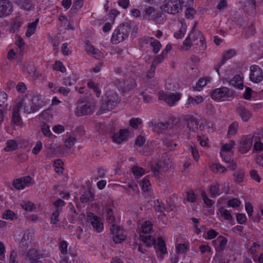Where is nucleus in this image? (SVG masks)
Listing matches in <instances>:
<instances>
[{
    "instance_id": "5",
    "label": "nucleus",
    "mask_w": 263,
    "mask_h": 263,
    "mask_svg": "<svg viewBox=\"0 0 263 263\" xmlns=\"http://www.w3.org/2000/svg\"><path fill=\"white\" fill-rule=\"evenodd\" d=\"M24 104H26L25 99H21L17 100L12 109L11 122L15 125L21 126L22 125L23 122L20 111Z\"/></svg>"
},
{
    "instance_id": "25",
    "label": "nucleus",
    "mask_w": 263,
    "mask_h": 263,
    "mask_svg": "<svg viewBox=\"0 0 263 263\" xmlns=\"http://www.w3.org/2000/svg\"><path fill=\"white\" fill-rule=\"evenodd\" d=\"M90 223L95 230L98 232H101L103 229V224L101 221V219L97 217L90 221Z\"/></svg>"
},
{
    "instance_id": "13",
    "label": "nucleus",
    "mask_w": 263,
    "mask_h": 263,
    "mask_svg": "<svg viewBox=\"0 0 263 263\" xmlns=\"http://www.w3.org/2000/svg\"><path fill=\"white\" fill-rule=\"evenodd\" d=\"M33 236V231L32 230H27L24 234L19 249H22V251H25L32 241Z\"/></svg>"
},
{
    "instance_id": "40",
    "label": "nucleus",
    "mask_w": 263,
    "mask_h": 263,
    "mask_svg": "<svg viewBox=\"0 0 263 263\" xmlns=\"http://www.w3.org/2000/svg\"><path fill=\"white\" fill-rule=\"evenodd\" d=\"M126 236L123 234V230L117 234L115 235L113 237V240L116 243H119L122 242L125 239Z\"/></svg>"
},
{
    "instance_id": "6",
    "label": "nucleus",
    "mask_w": 263,
    "mask_h": 263,
    "mask_svg": "<svg viewBox=\"0 0 263 263\" xmlns=\"http://www.w3.org/2000/svg\"><path fill=\"white\" fill-rule=\"evenodd\" d=\"M94 107L95 105L92 102L88 101L81 102L76 108L75 114L79 117L90 115L93 112Z\"/></svg>"
},
{
    "instance_id": "62",
    "label": "nucleus",
    "mask_w": 263,
    "mask_h": 263,
    "mask_svg": "<svg viewBox=\"0 0 263 263\" xmlns=\"http://www.w3.org/2000/svg\"><path fill=\"white\" fill-rule=\"evenodd\" d=\"M64 83L67 86H72L76 83V80L73 76H70L64 80Z\"/></svg>"
},
{
    "instance_id": "34",
    "label": "nucleus",
    "mask_w": 263,
    "mask_h": 263,
    "mask_svg": "<svg viewBox=\"0 0 263 263\" xmlns=\"http://www.w3.org/2000/svg\"><path fill=\"white\" fill-rule=\"evenodd\" d=\"M238 128V123L236 121L233 122L229 127L228 135L230 137L236 133Z\"/></svg>"
},
{
    "instance_id": "61",
    "label": "nucleus",
    "mask_w": 263,
    "mask_h": 263,
    "mask_svg": "<svg viewBox=\"0 0 263 263\" xmlns=\"http://www.w3.org/2000/svg\"><path fill=\"white\" fill-rule=\"evenodd\" d=\"M42 149V143L41 141H38L35 146L33 148L32 152L34 155H37Z\"/></svg>"
},
{
    "instance_id": "39",
    "label": "nucleus",
    "mask_w": 263,
    "mask_h": 263,
    "mask_svg": "<svg viewBox=\"0 0 263 263\" xmlns=\"http://www.w3.org/2000/svg\"><path fill=\"white\" fill-rule=\"evenodd\" d=\"M21 206L24 210L27 211H32L35 208L34 203L30 201L23 202L21 204Z\"/></svg>"
},
{
    "instance_id": "15",
    "label": "nucleus",
    "mask_w": 263,
    "mask_h": 263,
    "mask_svg": "<svg viewBox=\"0 0 263 263\" xmlns=\"http://www.w3.org/2000/svg\"><path fill=\"white\" fill-rule=\"evenodd\" d=\"M236 112L242 121L245 122L249 121L252 117V112L242 105L238 106L236 107Z\"/></svg>"
},
{
    "instance_id": "31",
    "label": "nucleus",
    "mask_w": 263,
    "mask_h": 263,
    "mask_svg": "<svg viewBox=\"0 0 263 263\" xmlns=\"http://www.w3.org/2000/svg\"><path fill=\"white\" fill-rule=\"evenodd\" d=\"M152 224L149 221H146L144 222L141 227V232L142 234H148L151 233L152 230Z\"/></svg>"
},
{
    "instance_id": "55",
    "label": "nucleus",
    "mask_w": 263,
    "mask_h": 263,
    "mask_svg": "<svg viewBox=\"0 0 263 263\" xmlns=\"http://www.w3.org/2000/svg\"><path fill=\"white\" fill-rule=\"evenodd\" d=\"M166 57V56L165 55H163V53H161L160 55L155 57L152 64H154L156 66L157 65L161 63Z\"/></svg>"
},
{
    "instance_id": "12",
    "label": "nucleus",
    "mask_w": 263,
    "mask_h": 263,
    "mask_svg": "<svg viewBox=\"0 0 263 263\" xmlns=\"http://www.w3.org/2000/svg\"><path fill=\"white\" fill-rule=\"evenodd\" d=\"M253 136L248 135L243 136L240 140L239 151L242 154L248 152L251 148L253 143Z\"/></svg>"
},
{
    "instance_id": "47",
    "label": "nucleus",
    "mask_w": 263,
    "mask_h": 263,
    "mask_svg": "<svg viewBox=\"0 0 263 263\" xmlns=\"http://www.w3.org/2000/svg\"><path fill=\"white\" fill-rule=\"evenodd\" d=\"M235 142L231 140L229 143H226L222 145L221 152H224V153L229 152L234 146Z\"/></svg>"
},
{
    "instance_id": "30",
    "label": "nucleus",
    "mask_w": 263,
    "mask_h": 263,
    "mask_svg": "<svg viewBox=\"0 0 263 263\" xmlns=\"http://www.w3.org/2000/svg\"><path fill=\"white\" fill-rule=\"evenodd\" d=\"M221 216L224 219L231 221L232 220L233 217L231 215V211L226 209L224 207H220L218 210Z\"/></svg>"
},
{
    "instance_id": "60",
    "label": "nucleus",
    "mask_w": 263,
    "mask_h": 263,
    "mask_svg": "<svg viewBox=\"0 0 263 263\" xmlns=\"http://www.w3.org/2000/svg\"><path fill=\"white\" fill-rule=\"evenodd\" d=\"M189 6V7H190ZM196 11L193 9L188 7L185 11V16L187 18H193L194 15L196 13Z\"/></svg>"
},
{
    "instance_id": "48",
    "label": "nucleus",
    "mask_w": 263,
    "mask_h": 263,
    "mask_svg": "<svg viewBox=\"0 0 263 263\" xmlns=\"http://www.w3.org/2000/svg\"><path fill=\"white\" fill-rule=\"evenodd\" d=\"M201 197L204 201V203L208 206H212L214 203V201L209 199L204 191L201 192Z\"/></svg>"
},
{
    "instance_id": "3",
    "label": "nucleus",
    "mask_w": 263,
    "mask_h": 263,
    "mask_svg": "<svg viewBox=\"0 0 263 263\" xmlns=\"http://www.w3.org/2000/svg\"><path fill=\"white\" fill-rule=\"evenodd\" d=\"M24 99L26 100V104H24L23 107L25 113L35 112L46 104L41 96L39 95H33L30 100Z\"/></svg>"
},
{
    "instance_id": "9",
    "label": "nucleus",
    "mask_w": 263,
    "mask_h": 263,
    "mask_svg": "<svg viewBox=\"0 0 263 263\" xmlns=\"http://www.w3.org/2000/svg\"><path fill=\"white\" fill-rule=\"evenodd\" d=\"M233 95L234 91L232 89L223 87L215 89L213 91L211 97L214 100H220L222 98H231Z\"/></svg>"
},
{
    "instance_id": "38",
    "label": "nucleus",
    "mask_w": 263,
    "mask_h": 263,
    "mask_svg": "<svg viewBox=\"0 0 263 263\" xmlns=\"http://www.w3.org/2000/svg\"><path fill=\"white\" fill-rule=\"evenodd\" d=\"M27 257L30 260L34 258H40V254L36 249H32L27 252Z\"/></svg>"
},
{
    "instance_id": "22",
    "label": "nucleus",
    "mask_w": 263,
    "mask_h": 263,
    "mask_svg": "<svg viewBox=\"0 0 263 263\" xmlns=\"http://www.w3.org/2000/svg\"><path fill=\"white\" fill-rule=\"evenodd\" d=\"M230 85L234 86L239 89H242L243 87V81L239 75L236 74L230 81Z\"/></svg>"
},
{
    "instance_id": "33",
    "label": "nucleus",
    "mask_w": 263,
    "mask_h": 263,
    "mask_svg": "<svg viewBox=\"0 0 263 263\" xmlns=\"http://www.w3.org/2000/svg\"><path fill=\"white\" fill-rule=\"evenodd\" d=\"M211 170L214 173H224L227 171V168L219 163L213 164L210 166Z\"/></svg>"
},
{
    "instance_id": "1",
    "label": "nucleus",
    "mask_w": 263,
    "mask_h": 263,
    "mask_svg": "<svg viewBox=\"0 0 263 263\" xmlns=\"http://www.w3.org/2000/svg\"><path fill=\"white\" fill-rule=\"evenodd\" d=\"M193 3V0H164L161 7L166 13L175 15L181 12L183 7H187Z\"/></svg>"
},
{
    "instance_id": "26",
    "label": "nucleus",
    "mask_w": 263,
    "mask_h": 263,
    "mask_svg": "<svg viewBox=\"0 0 263 263\" xmlns=\"http://www.w3.org/2000/svg\"><path fill=\"white\" fill-rule=\"evenodd\" d=\"M39 22V19L37 18L35 21L31 23H29L27 25V30L26 32V36L28 37L33 35L36 30L37 24Z\"/></svg>"
},
{
    "instance_id": "52",
    "label": "nucleus",
    "mask_w": 263,
    "mask_h": 263,
    "mask_svg": "<svg viewBox=\"0 0 263 263\" xmlns=\"http://www.w3.org/2000/svg\"><path fill=\"white\" fill-rule=\"evenodd\" d=\"M60 215V211L57 209L53 212L51 217V223L55 224L59 221V217Z\"/></svg>"
},
{
    "instance_id": "58",
    "label": "nucleus",
    "mask_w": 263,
    "mask_h": 263,
    "mask_svg": "<svg viewBox=\"0 0 263 263\" xmlns=\"http://www.w3.org/2000/svg\"><path fill=\"white\" fill-rule=\"evenodd\" d=\"M188 250L186 245L179 243L176 246V251L178 253H184Z\"/></svg>"
},
{
    "instance_id": "7",
    "label": "nucleus",
    "mask_w": 263,
    "mask_h": 263,
    "mask_svg": "<svg viewBox=\"0 0 263 263\" xmlns=\"http://www.w3.org/2000/svg\"><path fill=\"white\" fill-rule=\"evenodd\" d=\"M189 36L192 41V45H197V41L199 40L200 47L198 50L200 51H204L205 50L206 45L205 43V39L200 31L195 30L194 27Z\"/></svg>"
},
{
    "instance_id": "18",
    "label": "nucleus",
    "mask_w": 263,
    "mask_h": 263,
    "mask_svg": "<svg viewBox=\"0 0 263 263\" xmlns=\"http://www.w3.org/2000/svg\"><path fill=\"white\" fill-rule=\"evenodd\" d=\"M31 180V178L30 176H26L14 180L13 185L16 189L22 190L30 183Z\"/></svg>"
},
{
    "instance_id": "17",
    "label": "nucleus",
    "mask_w": 263,
    "mask_h": 263,
    "mask_svg": "<svg viewBox=\"0 0 263 263\" xmlns=\"http://www.w3.org/2000/svg\"><path fill=\"white\" fill-rule=\"evenodd\" d=\"M14 2L21 9L26 11L34 10V5L31 0H14Z\"/></svg>"
},
{
    "instance_id": "37",
    "label": "nucleus",
    "mask_w": 263,
    "mask_h": 263,
    "mask_svg": "<svg viewBox=\"0 0 263 263\" xmlns=\"http://www.w3.org/2000/svg\"><path fill=\"white\" fill-rule=\"evenodd\" d=\"M150 45L153 48V51L155 54L157 53L160 50L161 45L160 43L153 38L152 42H151Z\"/></svg>"
},
{
    "instance_id": "21",
    "label": "nucleus",
    "mask_w": 263,
    "mask_h": 263,
    "mask_svg": "<svg viewBox=\"0 0 263 263\" xmlns=\"http://www.w3.org/2000/svg\"><path fill=\"white\" fill-rule=\"evenodd\" d=\"M203 101V99L201 96H196L195 98L189 96L187 99V101L185 104V106L189 108L190 107L194 106L195 105L202 102Z\"/></svg>"
},
{
    "instance_id": "59",
    "label": "nucleus",
    "mask_w": 263,
    "mask_h": 263,
    "mask_svg": "<svg viewBox=\"0 0 263 263\" xmlns=\"http://www.w3.org/2000/svg\"><path fill=\"white\" fill-rule=\"evenodd\" d=\"M141 123V120L139 118H132L129 121V125L134 128H137Z\"/></svg>"
},
{
    "instance_id": "57",
    "label": "nucleus",
    "mask_w": 263,
    "mask_h": 263,
    "mask_svg": "<svg viewBox=\"0 0 263 263\" xmlns=\"http://www.w3.org/2000/svg\"><path fill=\"white\" fill-rule=\"evenodd\" d=\"M156 67L154 64H152L150 68L148 70L146 73V77L148 79H151L154 77Z\"/></svg>"
},
{
    "instance_id": "32",
    "label": "nucleus",
    "mask_w": 263,
    "mask_h": 263,
    "mask_svg": "<svg viewBox=\"0 0 263 263\" xmlns=\"http://www.w3.org/2000/svg\"><path fill=\"white\" fill-rule=\"evenodd\" d=\"M210 196L214 198L220 194L219 185L218 184L211 185L209 187Z\"/></svg>"
},
{
    "instance_id": "41",
    "label": "nucleus",
    "mask_w": 263,
    "mask_h": 263,
    "mask_svg": "<svg viewBox=\"0 0 263 263\" xmlns=\"http://www.w3.org/2000/svg\"><path fill=\"white\" fill-rule=\"evenodd\" d=\"M87 86L92 89L96 93V97H99L100 95V91L99 90L98 84L93 81H90L87 83Z\"/></svg>"
},
{
    "instance_id": "20",
    "label": "nucleus",
    "mask_w": 263,
    "mask_h": 263,
    "mask_svg": "<svg viewBox=\"0 0 263 263\" xmlns=\"http://www.w3.org/2000/svg\"><path fill=\"white\" fill-rule=\"evenodd\" d=\"M151 126L153 132L159 134L162 131L165 130L168 128L169 123L164 122H151Z\"/></svg>"
},
{
    "instance_id": "45",
    "label": "nucleus",
    "mask_w": 263,
    "mask_h": 263,
    "mask_svg": "<svg viewBox=\"0 0 263 263\" xmlns=\"http://www.w3.org/2000/svg\"><path fill=\"white\" fill-rule=\"evenodd\" d=\"M207 80L204 78H200L198 82L196 83V86L194 87V89L196 90L199 91L204 86L206 85Z\"/></svg>"
},
{
    "instance_id": "54",
    "label": "nucleus",
    "mask_w": 263,
    "mask_h": 263,
    "mask_svg": "<svg viewBox=\"0 0 263 263\" xmlns=\"http://www.w3.org/2000/svg\"><path fill=\"white\" fill-rule=\"evenodd\" d=\"M76 139L74 137H70L68 139L65 140V146L67 148H70L72 147L76 143Z\"/></svg>"
},
{
    "instance_id": "43",
    "label": "nucleus",
    "mask_w": 263,
    "mask_h": 263,
    "mask_svg": "<svg viewBox=\"0 0 263 263\" xmlns=\"http://www.w3.org/2000/svg\"><path fill=\"white\" fill-rule=\"evenodd\" d=\"M186 31V25H182L181 28L179 31L174 33V36L176 39H181L182 37Z\"/></svg>"
},
{
    "instance_id": "64",
    "label": "nucleus",
    "mask_w": 263,
    "mask_h": 263,
    "mask_svg": "<svg viewBox=\"0 0 263 263\" xmlns=\"http://www.w3.org/2000/svg\"><path fill=\"white\" fill-rule=\"evenodd\" d=\"M17 253L15 251L13 250L11 252L9 258V263H18V261L16 260L17 258Z\"/></svg>"
},
{
    "instance_id": "56",
    "label": "nucleus",
    "mask_w": 263,
    "mask_h": 263,
    "mask_svg": "<svg viewBox=\"0 0 263 263\" xmlns=\"http://www.w3.org/2000/svg\"><path fill=\"white\" fill-rule=\"evenodd\" d=\"M59 249L62 254H66L67 253V243L66 241L63 240L59 243Z\"/></svg>"
},
{
    "instance_id": "29",
    "label": "nucleus",
    "mask_w": 263,
    "mask_h": 263,
    "mask_svg": "<svg viewBox=\"0 0 263 263\" xmlns=\"http://www.w3.org/2000/svg\"><path fill=\"white\" fill-rule=\"evenodd\" d=\"M156 248L163 254L167 253L165 242L161 237H159Z\"/></svg>"
},
{
    "instance_id": "11",
    "label": "nucleus",
    "mask_w": 263,
    "mask_h": 263,
    "mask_svg": "<svg viewBox=\"0 0 263 263\" xmlns=\"http://www.w3.org/2000/svg\"><path fill=\"white\" fill-rule=\"evenodd\" d=\"M251 73L250 79L254 83H259L263 79V71L257 65H252L250 67Z\"/></svg>"
},
{
    "instance_id": "24",
    "label": "nucleus",
    "mask_w": 263,
    "mask_h": 263,
    "mask_svg": "<svg viewBox=\"0 0 263 263\" xmlns=\"http://www.w3.org/2000/svg\"><path fill=\"white\" fill-rule=\"evenodd\" d=\"M185 121L190 131L195 132L198 129V122L195 119L188 117L185 118Z\"/></svg>"
},
{
    "instance_id": "8",
    "label": "nucleus",
    "mask_w": 263,
    "mask_h": 263,
    "mask_svg": "<svg viewBox=\"0 0 263 263\" xmlns=\"http://www.w3.org/2000/svg\"><path fill=\"white\" fill-rule=\"evenodd\" d=\"M181 98V94L179 92H167L159 93V99L164 100L169 106H173Z\"/></svg>"
},
{
    "instance_id": "42",
    "label": "nucleus",
    "mask_w": 263,
    "mask_h": 263,
    "mask_svg": "<svg viewBox=\"0 0 263 263\" xmlns=\"http://www.w3.org/2000/svg\"><path fill=\"white\" fill-rule=\"evenodd\" d=\"M132 172L135 175L139 177L142 176L145 173V171L144 168L138 166H134L133 167Z\"/></svg>"
},
{
    "instance_id": "28",
    "label": "nucleus",
    "mask_w": 263,
    "mask_h": 263,
    "mask_svg": "<svg viewBox=\"0 0 263 263\" xmlns=\"http://www.w3.org/2000/svg\"><path fill=\"white\" fill-rule=\"evenodd\" d=\"M140 237L142 240L148 247L154 245L156 242L155 240L151 235H145L144 234H142V233H140Z\"/></svg>"
},
{
    "instance_id": "4",
    "label": "nucleus",
    "mask_w": 263,
    "mask_h": 263,
    "mask_svg": "<svg viewBox=\"0 0 263 263\" xmlns=\"http://www.w3.org/2000/svg\"><path fill=\"white\" fill-rule=\"evenodd\" d=\"M106 97L104 102L101 105L103 110H109L112 109L120 102V99L117 93L112 90H109L106 92Z\"/></svg>"
},
{
    "instance_id": "44",
    "label": "nucleus",
    "mask_w": 263,
    "mask_h": 263,
    "mask_svg": "<svg viewBox=\"0 0 263 263\" xmlns=\"http://www.w3.org/2000/svg\"><path fill=\"white\" fill-rule=\"evenodd\" d=\"M153 39V38L152 37H141L139 40V46L141 47H143L146 45H150L151 42H152Z\"/></svg>"
},
{
    "instance_id": "10",
    "label": "nucleus",
    "mask_w": 263,
    "mask_h": 263,
    "mask_svg": "<svg viewBox=\"0 0 263 263\" xmlns=\"http://www.w3.org/2000/svg\"><path fill=\"white\" fill-rule=\"evenodd\" d=\"M13 11V5L10 0H0V18L9 16Z\"/></svg>"
},
{
    "instance_id": "27",
    "label": "nucleus",
    "mask_w": 263,
    "mask_h": 263,
    "mask_svg": "<svg viewBox=\"0 0 263 263\" xmlns=\"http://www.w3.org/2000/svg\"><path fill=\"white\" fill-rule=\"evenodd\" d=\"M18 146L17 142L14 140H8L6 142V146L4 148L5 152H11L15 150Z\"/></svg>"
},
{
    "instance_id": "14",
    "label": "nucleus",
    "mask_w": 263,
    "mask_h": 263,
    "mask_svg": "<svg viewBox=\"0 0 263 263\" xmlns=\"http://www.w3.org/2000/svg\"><path fill=\"white\" fill-rule=\"evenodd\" d=\"M228 241L227 238L221 235L219 236L215 240L212 241V243L215 246L217 252L216 255L218 253H221L226 249Z\"/></svg>"
},
{
    "instance_id": "63",
    "label": "nucleus",
    "mask_w": 263,
    "mask_h": 263,
    "mask_svg": "<svg viewBox=\"0 0 263 263\" xmlns=\"http://www.w3.org/2000/svg\"><path fill=\"white\" fill-rule=\"evenodd\" d=\"M240 203V201L236 198H233L228 201V205L233 208L238 207Z\"/></svg>"
},
{
    "instance_id": "35",
    "label": "nucleus",
    "mask_w": 263,
    "mask_h": 263,
    "mask_svg": "<svg viewBox=\"0 0 263 263\" xmlns=\"http://www.w3.org/2000/svg\"><path fill=\"white\" fill-rule=\"evenodd\" d=\"M154 208L156 212L163 213L165 211V207L163 203L159 200L155 201Z\"/></svg>"
},
{
    "instance_id": "2",
    "label": "nucleus",
    "mask_w": 263,
    "mask_h": 263,
    "mask_svg": "<svg viewBox=\"0 0 263 263\" xmlns=\"http://www.w3.org/2000/svg\"><path fill=\"white\" fill-rule=\"evenodd\" d=\"M134 25V22L130 20L124 22L120 25L113 32L111 39L112 43L117 44L123 42L128 36L132 27Z\"/></svg>"
},
{
    "instance_id": "36",
    "label": "nucleus",
    "mask_w": 263,
    "mask_h": 263,
    "mask_svg": "<svg viewBox=\"0 0 263 263\" xmlns=\"http://www.w3.org/2000/svg\"><path fill=\"white\" fill-rule=\"evenodd\" d=\"M233 177L234 181L237 183L242 182L244 180V173L241 171H238L234 173Z\"/></svg>"
},
{
    "instance_id": "46",
    "label": "nucleus",
    "mask_w": 263,
    "mask_h": 263,
    "mask_svg": "<svg viewBox=\"0 0 263 263\" xmlns=\"http://www.w3.org/2000/svg\"><path fill=\"white\" fill-rule=\"evenodd\" d=\"M53 68L55 70L60 71L62 72H65L66 71V68L60 61H56L53 65Z\"/></svg>"
},
{
    "instance_id": "53",
    "label": "nucleus",
    "mask_w": 263,
    "mask_h": 263,
    "mask_svg": "<svg viewBox=\"0 0 263 263\" xmlns=\"http://www.w3.org/2000/svg\"><path fill=\"white\" fill-rule=\"evenodd\" d=\"M252 4L249 3V1L248 0L246 3L245 5L243 6V10L247 12L249 14L253 13L255 12V9H253L251 7Z\"/></svg>"
},
{
    "instance_id": "19",
    "label": "nucleus",
    "mask_w": 263,
    "mask_h": 263,
    "mask_svg": "<svg viewBox=\"0 0 263 263\" xmlns=\"http://www.w3.org/2000/svg\"><path fill=\"white\" fill-rule=\"evenodd\" d=\"M128 136V131L126 129H121L112 136L114 142L120 144L126 140Z\"/></svg>"
},
{
    "instance_id": "49",
    "label": "nucleus",
    "mask_w": 263,
    "mask_h": 263,
    "mask_svg": "<svg viewBox=\"0 0 263 263\" xmlns=\"http://www.w3.org/2000/svg\"><path fill=\"white\" fill-rule=\"evenodd\" d=\"M151 183L147 177H144L141 182V186L144 192H147L149 189Z\"/></svg>"
},
{
    "instance_id": "51",
    "label": "nucleus",
    "mask_w": 263,
    "mask_h": 263,
    "mask_svg": "<svg viewBox=\"0 0 263 263\" xmlns=\"http://www.w3.org/2000/svg\"><path fill=\"white\" fill-rule=\"evenodd\" d=\"M106 220L109 223H112L115 220V217L113 216L112 210L110 208L106 210Z\"/></svg>"
},
{
    "instance_id": "50",
    "label": "nucleus",
    "mask_w": 263,
    "mask_h": 263,
    "mask_svg": "<svg viewBox=\"0 0 263 263\" xmlns=\"http://www.w3.org/2000/svg\"><path fill=\"white\" fill-rule=\"evenodd\" d=\"M192 46V41L189 36V35L186 37L185 40L183 41V45L181 47L182 50H187L189 49H190Z\"/></svg>"
},
{
    "instance_id": "16",
    "label": "nucleus",
    "mask_w": 263,
    "mask_h": 263,
    "mask_svg": "<svg viewBox=\"0 0 263 263\" xmlns=\"http://www.w3.org/2000/svg\"><path fill=\"white\" fill-rule=\"evenodd\" d=\"M236 54V51L235 49H231L226 51H225L222 57L221 61L218 63L215 67V69L216 72L218 73V75H219V69L221 66L225 63V62L231 59Z\"/></svg>"
},
{
    "instance_id": "23",
    "label": "nucleus",
    "mask_w": 263,
    "mask_h": 263,
    "mask_svg": "<svg viewBox=\"0 0 263 263\" xmlns=\"http://www.w3.org/2000/svg\"><path fill=\"white\" fill-rule=\"evenodd\" d=\"M137 86V83L135 79H129L125 84H120L119 87L123 91H127L135 88Z\"/></svg>"
}]
</instances>
